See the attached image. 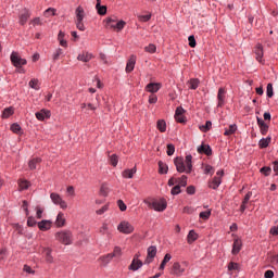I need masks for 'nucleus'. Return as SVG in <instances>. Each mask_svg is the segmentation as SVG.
I'll return each mask as SVG.
<instances>
[{"label":"nucleus","mask_w":278,"mask_h":278,"mask_svg":"<svg viewBox=\"0 0 278 278\" xmlns=\"http://www.w3.org/2000/svg\"><path fill=\"white\" fill-rule=\"evenodd\" d=\"M187 194H190V195H192V194H197V187H194V186H189V187H187Z\"/></svg>","instance_id":"nucleus-62"},{"label":"nucleus","mask_w":278,"mask_h":278,"mask_svg":"<svg viewBox=\"0 0 278 278\" xmlns=\"http://www.w3.org/2000/svg\"><path fill=\"white\" fill-rule=\"evenodd\" d=\"M17 184L21 191L27 190L31 186V184L26 179H20Z\"/></svg>","instance_id":"nucleus-34"},{"label":"nucleus","mask_w":278,"mask_h":278,"mask_svg":"<svg viewBox=\"0 0 278 278\" xmlns=\"http://www.w3.org/2000/svg\"><path fill=\"white\" fill-rule=\"evenodd\" d=\"M189 40V47H191V49H194V47H197V39L194 38V35H190L188 37Z\"/></svg>","instance_id":"nucleus-53"},{"label":"nucleus","mask_w":278,"mask_h":278,"mask_svg":"<svg viewBox=\"0 0 278 278\" xmlns=\"http://www.w3.org/2000/svg\"><path fill=\"white\" fill-rule=\"evenodd\" d=\"M200 84H201V80H199V78H191L188 81V86H189L190 90H197V88H199Z\"/></svg>","instance_id":"nucleus-33"},{"label":"nucleus","mask_w":278,"mask_h":278,"mask_svg":"<svg viewBox=\"0 0 278 278\" xmlns=\"http://www.w3.org/2000/svg\"><path fill=\"white\" fill-rule=\"evenodd\" d=\"M110 162L114 167L118 166V156L116 154L111 155Z\"/></svg>","instance_id":"nucleus-57"},{"label":"nucleus","mask_w":278,"mask_h":278,"mask_svg":"<svg viewBox=\"0 0 278 278\" xmlns=\"http://www.w3.org/2000/svg\"><path fill=\"white\" fill-rule=\"evenodd\" d=\"M53 225V222L49 220V219H42L41 222L37 223L38 229L40 231H49V229H51Z\"/></svg>","instance_id":"nucleus-14"},{"label":"nucleus","mask_w":278,"mask_h":278,"mask_svg":"<svg viewBox=\"0 0 278 278\" xmlns=\"http://www.w3.org/2000/svg\"><path fill=\"white\" fill-rule=\"evenodd\" d=\"M36 225H38V222H36V218L33 216H29L27 218V226L28 227H36Z\"/></svg>","instance_id":"nucleus-52"},{"label":"nucleus","mask_w":278,"mask_h":278,"mask_svg":"<svg viewBox=\"0 0 278 278\" xmlns=\"http://www.w3.org/2000/svg\"><path fill=\"white\" fill-rule=\"evenodd\" d=\"M170 194H173V197H176V194H181V187L179 185L174 186L170 190Z\"/></svg>","instance_id":"nucleus-47"},{"label":"nucleus","mask_w":278,"mask_h":278,"mask_svg":"<svg viewBox=\"0 0 278 278\" xmlns=\"http://www.w3.org/2000/svg\"><path fill=\"white\" fill-rule=\"evenodd\" d=\"M13 114H14L13 106L5 108L2 112V118H10V116H12Z\"/></svg>","instance_id":"nucleus-36"},{"label":"nucleus","mask_w":278,"mask_h":278,"mask_svg":"<svg viewBox=\"0 0 278 278\" xmlns=\"http://www.w3.org/2000/svg\"><path fill=\"white\" fill-rule=\"evenodd\" d=\"M100 260L102 264L108 265L110 262H112V260H114V256L112 255V253H109L104 256H101Z\"/></svg>","instance_id":"nucleus-40"},{"label":"nucleus","mask_w":278,"mask_h":278,"mask_svg":"<svg viewBox=\"0 0 278 278\" xmlns=\"http://www.w3.org/2000/svg\"><path fill=\"white\" fill-rule=\"evenodd\" d=\"M54 238L58 240V242H61V244H64L65 247L73 244V232L71 230L58 231L54 235Z\"/></svg>","instance_id":"nucleus-4"},{"label":"nucleus","mask_w":278,"mask_h":278,"mask_svg":"<svg viewBox=\"0 0 278 278\" xmlns=\"http://www.w3.org/2000/svg\"><path fill=\"white\" fill-rule=\"evenodd\" d=\"M256 123L260 127V131L262 134V136H266V134H268V124H266V122H264V119L262 117H256Z\"/></svg>","instance_id":"nucleus-15"},{"label":"nucleus","mask_w":278,"mask_h":278,"mask_svg":"<svg viewBox=\"0 0 278 278\" xmlns=\"http://www.w3.org/2000/svg\"><path fill=\"white\" fill-rule=\"evenodd\" d=\"M75 14H76V20H75L76 28L79 31H86V25H84V18H86V11H84V8L77 7V9L75 10Z\"/></svg>","instance_id":"nucleus-5"},{"label":"nucleus","mask_w":278,"mask_h":278,"mask_svg":"<svg viewBox=\"0 0 278 278\" xmlns=\"http://www.w3.org/2000/svg\"><path fill=\"white\" fill-rule=\"evenodd\" d=\"M220 184H223V178L215 176L212 180L208 181V188L212 190H218Z\"/></svg>","instance_id":"nucleus-17"},{"label":"nucleus","mask_w":278,"mask_h":278,"mask_svg":"<svg viewBox=\"0 0 278 278\" xmlns=\"http://www.w3.org/2000/svg\"><path fill=\"white\" fill-rule=\"evenodd\" d=\"M198 153L210 156L212 155V147H210V144H201L198 147Z\"/></svg>","instance_id":"nucleus-20"},{"label":"nucleus","mask_w":278,"mask_h":278,"mask_svg":"<svg viewBox=\"0 0 278 278\" xmlns=\"http://www.w3.org/2000/svg\"><path fill=\"white\" fill-rule=\"evenodd\" d=\"M96 10L99 16H105L108 14V7L102 4H96Z\"/></svg>","instance_id":"nucleus-31"},{"label":"nucleus","mask_w":278,"mask_h":278,"mask_svg":"<svg viewBox=\"0 0 278 278\" xmlns=\"http://www.w3.org/2000/svg\"><path fill=\"white\" fill-rule=\"evenodd\" d=\"M136 68V55H130L126 64V73H131Z\"/></svg>","instance_id":"nucleus-21"},{"label":"nucleus","mask_w":278,"mask_h":278,"mask_svg":"<svg viewBox=\"0 0 278 278\" xmlns=\"http://www.w3.org/2000/svg\"><path fill=\"white\" fill-rule=\"evenodd\" d=\"M144 265V263H142V261H140L138 258V254L135 255V257L131 261V264L128 266L129 270H132L134 273H136V270H140V268Z\"/></svg>","instance_id":"nucleus-12"},{"label":"nucleus","mask_w":278,"mask_h":278,"mask_svg":"<svg viewBox=\"0 0 278 278\" xmlns=\"http://www.w3.org/2000/svg\"><path fill=\"white\" fill-rule=\"evenodd\" d=\"M108 231H109L108 224H103L102 227L100 228V233H102V236H105Z\"/></svg>","instance_id":"nucleus-63"},{"label":"nucleus","mask_w":278,"mask_h":278,"mask_svg":"<svg viewBox=\"0 0 278 278\" xmlns=\"http://www.w3.org/2000/svg\"><path fill=\"white\" fill-rule=\"evenodd\" d=\"M50 199L52 203H54V205H60L61 210H66V207H68L66 201H64V199H62V195H60L59 193L52 192L50 194Z\"/></svg>","instance_id":"nucleus-8"},{"label":"nucleus","mask_w":278,"mask_h":278,"mask_svg":"<svg viewBox=\"0 0 278 278\" xmlns=\"http://www.w3.org/2000/svg\"><path fill=\"white\" fill-rule=\"evenodd\" d=\"M264 277L265 278H273V277H275V271L268 269V270L265 271Z\"/></svg>","instance_id":"nucleus-64"},{"label":"nucleus","mask_w":278,"mask_h":278,"mask_svg":"<svg viewBox=\"0 0 278 278\" xmlns=\"http://www.w3.org/2000/svg\"><path fill=\"white\" fill-rule=\"evenodd\" d=\"M29 88H33V90H40V87L38 86V79L33 78L29 83H28Z\"/></svg>","instance_id":"nucleus-44"},{"label":"nucleus","mask_w":278,"mask_h":278,"mask_svg":"<svg viewBox=\"0 0 278 278\" xmlns=\"http://www.w3.org/2000/svg\"><path fill=\"white\" fill-rule=\"evenodd\" d=\"M157 255V247L151 245L148 248V256L155 260V256Z\"/></svg>","instance_id":"nucleus-39"},{"label":"nucleus","mask_w":278,"mask_h":278,"mask_svg":"<svg viewBox=\"0 0 278 278\" xmlns=\"http://www.w3.org/2000/svg\"><path fill=\"white\" fill-rule=\"evenodd\" d=\"M266 94L268 99H273V97L275 96V92L273 91V84L270 83L267 84Z\"/></svg>","instance_id":"nucleus-46"},{"label":"nucleus","mask_w":278,"mask_h":278,"mask_svg":"<svg viewBox=\"0 0 278 278\" xmlns=\"http://www.w3.org/2000/svg\"><path fill=\"white\" fill-rule=\"evenodd\" d=\"M103 25L105 29H113L114 31H123L127 23L123 20L118 21L116 16H109L103 20Z\"/></svg>","instance_id":"nucleus-2"},{"label":"nucleus","mask_w":278,"mask_h":278,"mask_svg":"<svg viewBox=\"0 0 278 278\" xmlns=\"http://www.w3.org/2000/svg\"><path fill=\"white\" fill-rule=\"evenodd\" d=\"M144 51L147 53H155V51H157V47H155V45L150 43L148 47L144 48Z\"/></svg>","instance_id":"nucleus-48"},{"label":"nucleus","mask_w":278,"mask_h":278,"mask_svg":"<svg viewBox=\"0 0 278 278\" xmlns=\"http://www.w3.org/2000/svg\"><path fill=\"white\" fill-rule=\"evenodd\" d=\"M111 254L113 257H121V255H123V250H121V247H115Z\"/></svg>","instance_id":"nucleus-49"},{"label":"nucleus","mask_w":278,"mask_h":278,"mask_svg":"<svg viewBox=\"0 0 278 278\" xmlns=\"http://www.w3.org/2000/svg\"><path fill=\"white\" fill-rule=\"evenodd\" d=\"M174 164L177 173H187V175H190V173H192V154H188L185 161L181 156L175 157Z\"/></svg>","instance_id":"nucleus-1"},{"label":"nucleus","mask_w":278,"mask_h":278,"mask_svg":"<svg viewBox=\"0 0 278 278\" xmlns=\"http://www.w3.org/2000/svg\"><path fill=\"white\" fill-rule=\"evenodd\" d=\"M170 260H173V255H170V253L165 254L163 261L161 262L159 270H164V268H166V264H168Z\"/></svg>","instance_id":"nucleus-30"},{"label":"nucleus","mask_w":278,"mask_h":278,"mask_svg":"<svg viewBox=\"0 0 278 278\" xmlns=\"http://www.w3.org/2000/svg\"><path fill=\"white\" fill-rule=\"evenodd\" d=\"M167 155H175V144L173 143H168L167 144V151H166Z\"/></svg>","instance_id":"nucleus-55"},{"label":"nucleus","mask_w":278,"mask_h":278,"mask_svg":"<svg viewBox=\"0 0 278 278\" xmlns=\"http://www.w3.org/2000/svg\"><path fill=\"white\" fill-rule=\"evenodd\" d=\"M42 253L45 255V260L47 264H53L54 258H53V250L51 248H43Z\"/></svg>","instance_id":"nucleus-16"},{"label":"nucleus","mask_w":278,"mask_h":278,"mask_svg":"<svg viewBox=\"0 0 278 278\" xmlns=\"http://www.w3.org/2000/svg\"><path fill=\"white\" fill-rule=\"evenodd\" d=\"M269 262H270V264H273V266H277L278 265V254H270Z\"/></svg>","instance_id":"nucleus-50"},{"label":"nucleus","mask_w":278,"mask_h":278,"mask_svg":"<svg viewBox=\"0 0 278 278\" xmlns=\"http://www.w3.org/2000/svg\"><path fill=\"white\" fill-rule=\"evenodd\" d=\"M43 15L49 18V16H55V9L49 8L45 11Z\"/></svg>","instance_id":"nucleus-51"},{"label":"nucleus","mask_w":278,"mask_h":278,"mask_svg":"<svg viewBox=\"0 0 278 278\" xmlns=\"http://www.w3.org/2000/svg\"><path fill=\"white\" fill-rule=\"evenodd\" d=\"M242 251V240L240 239H235L233 244H232V255H238Z\"/></svg>","instance_id":"nucleus-22"},{"label":"nucleus","mask_w":278,"mask_h":278,"mask_svg":"<svg viewBox=\"0 0 278 278\" xmlns=\"http://www.w3.org/2000/svg\"><path fill=\"white\" fill-rule=\"evenodd\" d=\"M156 127L161 134H164L166 131V121L164 119H159L156 123Z\"/></svg>","instance_id":"nucleus-37"},{"label":"nucleus","mask_w":278,"mask_h":278,"mask_svg":"<svg viewBox=\"0 0 278 278\" xmlns=\"http://www.w3.org/2000/svg\"><path fill=\"white\" fill-rule=\"evenodd\" d=\"M10 60H11V63L12 65L15 67V68H22L23 66H25L27 64V60L26 59H23L21 56V54H18V52L16 51H13L10 55Z\"/></svg>","instance_id":"nucleus-6"},{"label":"nucleus","mask_w":278,"mask_h":278,"mask_svg":"<svg viewBox=\"0 0 278 278\" xmlns=\"http://www.w3.org/2000/svg\"><path fill=\"white\" fill-rule=\"evenodd\" d=\"M197 240H199V235L194 230H190L187 236L188 244H192L193 242H197Z\"/></svg>","instance_id":"nucleus-24"},{"label":"nucleus","mask_w":278,"mask_h":278,"mask_svg":"<svg viewBox=\"0 0 278 278\" xmlns=\"http://www.w3.org/2000/svg\"><path fill=\"white\" fill-rule=\"evenodd\" d=\"M108 210H110V205L105 204L104 206H102L101 208L96 211V214H98V216H101V215L105 214V212H108Z\"/></svg>","instance_id":"nucleus-54"},{"label":"nucleus","mask_w":278,"mask_h":278,"mask_svg":"<svg viewBox=\"0 0 278 278\" xmlns=\"http://www.w3.org/2000/svg\"><path fill=\"white\" fill-rule=\"evenodd\" d=\"M170 275H174L175 277H181L184 273H186V268L181 267V264L179 262H175L169 270Z\"/></svg>","instance_id":"nucleus-9"},{"label":"nucleus","mask_w":278,"mask_h":278,"mask_svg":"<svg viewBox=\"0 0 278 278\" xmlns=\"http://www.w3.org/2000/svg\"><path fill=\"white\" fill-rule=\"evenodd\" d=\"M176 184L180 188H186L188 186V176L182 175L180 178H176Z\"/></svg>","instance_id":"nucleus-32"},{"label":"nucleus","mask_w":278,"mask_h":278,"mask_svg":"<svg viewBox=\"0 0 278 278\" xmlns=\"http://www.w3.org/2000/svg\"><path fill=\"white\" fill-rule=\"evenodd\" d=\"M137 172L136 167H132L130 169H125L122 173V176L124 177V179H134V174Z\"/></svg>","instance_id":"nucleus-26"},{"label":"nucleus","mask_w":278,"mask_h":278,"mask_svg":"<svg viewBox=\"0 0 278 278\" xmlns=\"http://www.w3.org/2000/svg\"><path fill=\"white\" fill-rule=\"evenodd\" d=\"M273 169H270V167L268 166H264L261 168V173H263V175H265V177H268V175H270Z\"/></svg>","instance_id":"nucleus-61"},{"label":"nucleus","mask_w":278,"mask_h":278,"mask_svg":"<svg viewBox=\"0 0 278 278\" xmlns=\"http://www.w3.org/2000/svg\"><path fill=\"white\" fill-rule=\"evenodd\" d=\"M255 60L260 62V64H264V46L262 43H257L254 48Z\"/></svg>","instance_id":"nucleus-11"},{"label":"nucleus","mask_w":278,"mask_h":278,"mask_svg":"<svg viewBox=\"0 0 278 278\" xmlns=\"http://www.w3.org/2000/svg\"><path fill=\"white\" fill-rule=\"evenodd\" d=\"M40 162H42V159L40 157H34L28 162V167L30 170H36L38 164H40Z\"/></svg>","instance_id":"nucleus-28"},{"label":"nucleus","mask_w":278,"mask_h":278,"mask_svg":"<svg viewBox=\"0 0 278 278\" xmlns=\"http://www.w3.org/2000/svg\"><path fill=\"white\" fill-rule=\"evenodd\" d=\"M184 114H186V110L181 106H178L175 112V121L181 124L186 123L187 119L186 116H184Z\"/></svg>","instance_id":"nucleus-13"},{"label":"nucleus","mask_w":278,"mask_h":278,"mask_svg":"<svg viewBox=\"0 0 278 278\" xmlns=\"http://www.w3.org/2000/svg\"><path fill=\"white\" fill-rule=\"evenodd\" d=\"M159 173L160 175H166L168 173V165L162 161H159Z\"/></svg>","instance_id":"nucleus-35"},{"label":"nucleus","mask_w":278,"mask_h":278,"mask_svg":"<svg viewBox=\"0 0 278 278\" xmlns=\"http://www.w3.org/2000/svg\"><path fill=\"white\" fill-rule=\"evenodd\" d=\"M162 88V84L160 83H150L146 86L147 92H151L152 94H155Z\"/></svg>","instance_id":"nucleus-18"},{"label":"nucleus","mask_w":278,"mask_h":278,"mask_svg":"<svg viewBox=\"0 0 278 278\" xmlns=\"http://www.w3.org/2000/svg\"><path fill=\"white\" fill-rule=\"evenodd\" d=\"M143 203L150 207V210H154V212H164L166 207H168V202H166V199L160 198V199H151L148 198L143 200Z\"/></svg>","instance_id":"nucleus-3"},{"label":"nucleus","mask_w":278,"mask_h":278,"mask_svg":"<svg viewBox=\"0 0 278 278\" xmlns=\"http://www.w3.org/2000/svg\"><path fill=\"white\" fill-rule=\"evenodd\" d=\"M56 227H64L66 225V218H64V213L60 212L55 220Z\"/></svg>","instance_id":"nucleus-27"},{"label":"nucleus","mask_w":278,"mask_h":278,"mask_svg":"<svg viewBox=\"0 0 278 278\" xmlns=\"http://www.w3.org/2000/svg\"><path fill=\"white\" fill-rule=\"evenodd\" d=\"M238 131V125L231 124L228 128H225L224 136H233Z\"/></svg>","instance_id":"nucleus-29"},{"label":"nucleus","mask_w":278,"mask_h":278,"mask_svg":"<svg viewBox=\"0 0 278 278\" xmlns=\"http://www.w3.org/2000/svg\"><path fill=\"white\" fill-rule=\"evenodd\" d=\"M77 60H79V62H90L92 60V53L83 52L78 54Z\"/></svg>","instance_id":"nucleus-25"},{"label":"nucleus","mask_w":278,"mask_h":278,"mask_svg":"<svg viewBox=\"0 0 278 278\" xmlns=\"http://www.w3.org/2000/svg\"><path fill=\"white\" fill-rule=\"evenodd\" d=\"M21 125L14 123L11 125V131H13V134H18L21 131Z\"/></svg>","instance_id":"nucleus-59"},{"label":"nucleus","mask_w":278,"mask_h":278,"mask_svg":"<svg viewBox=\"0 0 278 278\" xmlns=\"http://www.w3.org/2000/svg\"><path fill=\"white\" fill-rule=\"evenodd\" d=\"M29 16H31V13L29 12V10L25 9L20 14V25H26L27 21H29Z\"/></svg>","instance_id":"nucleus-23"},{"label":"nucleus","mask_w":278,"mask_h":278,"mask_svg":"<svg viewBox=\"0 0 278 278\" xmlns=\"http://www.w3.org/2000/svg\"><path fill=\"white\" fill-rule=\"evenodd\" d=\"M204 175H214V167L212 165H205Z\"/></svg>","instance_id":"nucleus-56"},{"label":"nucleus","mask_w":278,"mask_h":278,"mask_svg":"<svg viewBox=\"0 0 278 278\" xmlns=\"http://www.w3.org/2000/svg\"><path fill=\"white\" fill-rule=\"evenodd\" d=\"M117 231H119V233H125L126 236H129V233H134L135 228L134 225H131L129 222L123 220L117 226Z\"/></svg>","instance_id":"nucleus-7"},{"label":"nucleus","mask_w":278,"mask_h":278,"mask_svg":"<svg viewBox=\"0 0 278 278\" xmlns=\"http://www.w3.org/2000/svg\"><path fill=\"white\" fill-rule=\"evenodd\" d=\"M101 197H108L110 194V187L106 184H103L100 188Z\"/></svg>","instance_id":"nucleus-42"},{"label":"nucleus","mask_w":278,"mask_h":278,"mask_svg":"<svg viewBox=\"0 0 278 278\" xmlns=\"http://www.w3.org/2000/svg\"><path fill=\"white\" fill-rule=\"evenodd\" d=\"M225 99H227V89L220 87L217 92V108L225 106Z\"/></svg>","instance_id":"nucleus-10"},{"label":"nucleus","mask_w":278,"mask_h":278,"mask_svg":"<svg viewBox=\"0 0 278 278\" xmlns=\"http://www.w3.org/2000/svg\"><path fill=\"white\" fill-rule=\"evenodd\" d=\"M211 216H212V210L203 211L199 215V217L202 218V220H210Z\"/></svg>","instance_id":"nucleus-41"},{"label":"nucleus","mask_w":278,"mask_h":278,"mask_svg":"<svg viewBox=\"0 0 278 278\" xmlns=\"http://www.w3.org/2000/svg\"><path fill=\"white\" fill-rule=\"evenodd\" d=\"M268 144H270V137H267V138H262L260 141H258V147L261 149H266L268 147Z\"/></svg>","instance_id":"nucleus-38"},{"label":"nucleus","mask_w":278,"mask_h":278,"mask_svg":"<svg viewBox=\"0 0 278 278\" xmlns=\"http://www.w3.org/2000/svg\"><path fill=\"white\" fill-rule=\"evenodd\" d=\"M117 205L121 210V212H126L127 211V204L123 200H117Z\"/></svg>","instance_id":"nucleus-58"},{"label":"nucleus","mask_w":278,"mask_h":278,"mask_svg":"<svg viewBox=\"0 0 278 278\" xmlns=\"http://www.w3.org/2000/svg\"><path fill=\"white\" fill-rule=\"evenodd\" d=\"M37 121H45V118H51V111L42 109L41 111L35 113Z\"/></svg>","instance_id":"nucleus-19"},{"label":"nucleus","mask_w":278,"mask_h":278,"mask_svg":"<svg viewBox=\"0 0 278 278\" xmlns=\"http://www.w3.org/2000/svg\"><path fill=\"white\" fill-rule=\"evenodd\" d=\"M240 265L238 263L230 262L228 265V270H238Z\"/></svg>","instance_id":"nucleus-60"},{"label":"nucleus","mask_w":278,"mask_h":278,"mask_svg":"<svg viewBox=\"0 0 278 278\" xmlns=\"http://www.w3.org/2000/svg\"><path fill=\"white\" fill-rule=\"evenodd\" d=\"M212 129V123L210 121H206L205 125L200 126V130L206 134V131H210Z\"/></svg>","instance_id":"nucleus-43"},{"label":"nucleus","mask_w":278,"mask_h":278,"mask_svg":"<svg viewBox=\"0 0 278 278\" xmlns=\"http://www.w3.org/2000/svg\"><path fill=\"white\" fill-rule=\"evenodd\" d=\"M63 54H64V50H62L61 48H58L52 55V60L56 62V60H60V55H63Z\"/></svg>","instance_id":"nucleus-45"}]
</instances>
